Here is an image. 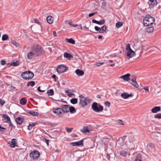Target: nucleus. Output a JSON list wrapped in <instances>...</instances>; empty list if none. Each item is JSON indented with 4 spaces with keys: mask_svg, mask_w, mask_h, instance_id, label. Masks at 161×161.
Instances as JSON below:
<instances>
[{
    "mask_svg": "<svg viewBox=\"0 0 161 161\" xmlns=\"http://www.w3.org/2000/svg\"><path fill=\"white\" fill-rule=\"evenodd\" d=\"M31 51L35 53V56L42 54L43 53V48L39 45H34L31 48Z\"/></svg>",
    "mask_w": 161,
    "mask_h": 161,
    "instance_id": "obj_1",
    "label": "nucleus"
},
{
    "mask_svg": "<svg viewBox=\"0 0 161 161\" xmlns=\"http://www.w3.org/2000/svg\"><path fill=\"white\" fill-rule=\"evenodd\" d=\"M155 21L154 18L150 15H147L144 18L143 23L146 26H149L150 25L153 24Z\"/></svg>",
    "mask_w": 161,
    "mask_h": 161,
    "instance_id": "obj_2",
    "label": "nucleus"
},
{
    "mask_svg": "<svg viewBox=\"0 0 161 161\" xmlns=\"http://www.w3.org/2000/svg\"><path fill=\"white\" fill-rule=\"evenodd\" d=\"M34 73L30 71H25L21 75V77L25 80L31 79L34 77Z\"/></svg>",
    "mask_w": 161,
    "mask_h": 161,
    "instance_id": "obj_3",
    "label": "nucleus"
},
{
    "mask_svg": "<svg viewBox=\"0 0 161 161\" xmlns=\"http://www.w3.org/2000/svg\"><path fill=\"white\" fill-rule=\"evenodd\" d=\"M93 110L96 112H102L103 110V107L100 104L96 102H94L92 106Z\"/></svg>",
    "mask_w": 161,
    "mask_h": 161,
    "instance_id": "obj_4",
    "label": "nucleus"
},
{
    "mask_svg": "<svg viewBox=\"0 0 161 161\" xmlns=\"http://www.w3.org/2000/svg\"><path fill=\"white\" fill-rule=\"evenodd\" d=\"M125 50H126L127 56L129 58L132 57L135 54L134 52L131 49L130 47V45L129 43L126 45Z\"/></svg>",
    "mask_w": 161,
    "mask_h": 161,
    "instance_id": "obj_5",
    "label": "nucleus"
},
{
    "mask_svg": "<svg viewBox=\"0 0 161 161\" xmlns=\"http://www.w3.org/2000/svg\"><path fill=\"white\" fill-rule=\"evenodd\" d=\"M30 156L31 159H36L40 157V153L38 151L35 150L30 153Z\"/></svg>",
    "mask_w": 161,
    "mask_h": 161,
    "instance_id": "obj_6",
    "label": "nucleus"
},
{
    "mask_svg": "<svg viewBox=\"0 0 161 161\" xmlns=\"http://www.w3.org/2000/svg\"><path fill=\"white\" fill-rule=\"evenodd\" d=\"M68 69V68L64 65H59L57 68V72L60 74L65 72Z\"/></svg>",
    "mask_w": 161,
    "mask_h": 161,
    "instance_id": "obj_7",
    "label": "nucleus"
},
{
    "mask_svg": "<svg viewBox=\"0 0 161 161\" xmlns=\"http://www.w3.org/2000/svg\"><path fill=\"white\" fill-rule=\"evenodd\" d=\"M90 100L87 97H86L84 99H80L79 104L82 107H84L85 106H86L90 102Z\"/></svg>",
    "mask_w": 161,
    "mask_h": 161,
    "instance_id": "obj_8",
    "label": "nucleus"
},
{
    "mask_svg": "<svg viewBox=\"0 0 161 161\" xmlns=\"http://www.w3.org/2000/svg\"><path fill=\"white\" fill-rule=\"evenodd\" d=\"M8 143L11 147L14 148L15 147H18L17 145V140L16 139H13L11 141L8 142Z\"/></svg>",
    "mask_w": 161,
    "mask_h": 161,
    "instance_id": "obj_9",
    "label": "nucleus"
},
{
    "mask_svg": "<svg viewBox=\"0 0 161 161\" xmlns=\"http://www.w3.org/2000/svg\"><path fill=\"white\" fill-rule=\"evenodd\" d=\"M52 110L53 111L54 114H57L59 116H62L61 114H62V111L60 108H59L58 107L53 108V109Z\"/></svg>",
    "mask_w": 161,
    "mask_h": 161,
    "instance_id": "obj_10",
    "label": "nucleus"
},
{
    "mask_svg": "<svg viewBox=\"0 0 161 161\" xmlns=\"http://www.w3.org/2000/svg\"><path fill=\"white\" fill-rule=\"evenodd\" d=\"M83 140L82 139L78 142H70L69 144L73 146H83Z\"/></svg>",
    "mask_w": 161,
    "mask_h": 161,
    "instance_id": "obj_11",
    "label": "nucleus"
},
{
    "mask_svg": "<svg viewBox=\"0 0 161 161\" xmlns=\"http://www.w3.org/2000/svg\"><path fill=\"white\" fill-rule=\"evenodd\" d=\"M61 110L64 113H68L69 112V106L68 105H64L60 106Z\"/></svg>",
    "mask_w": 161,
    "mask_h": 161,
    "instance_id": "obj_12",
    "label": "nucleus"
},
{
    "mask_svg": "<svg viewBox=\"0 0 161 161\" xmlns=\"http://www.w3.org/2000/svg\"><path fill=\"white\" fill-rule=\"evenodd\" d=\"M131 82H130L132 85L136 88H138L139 85L137 84L136 81V77L133 76L132 78L130 80Z\"/></svg>",
    "mask_w": 161,
    "mask_h": 161,
    "instance_id": "obj_13",
    "label": "nucleus"
},
{
    "mask_svg": "<svg viewBox=\"0 0 161 161\" xmlns=\"http://www.w3.org/2000/svg\"><path fill=\"white\" fill-rule=\"evenodd\" d=\"M130 74L129 73L127 74L120 77V78L123 79L124 81H128L130 80Z\"/></svg>",
    "mask_w": 161,
    "mask_h": 161,
    "instance_id": "obj_14",
    "label": "nucleus"
},
{
    "mask_svg": "<svg viewBox=\"0 0 161 161\" xmlns=\"http://www.w3.org/2000/svg\"><path fill=\"white\" fill-rule=\"evenodd\" d=\"M121 96L124 99H126L130 97H132V93L128 94L126 93L125 92L122 93L121 95Z\"/></svg>",
    "mask_w": 161,
    "mask_h": 161,
    "instance_id": "obj_15",
    "label": "nucleus"
},
{
    "mask_svg": "<svg viewBox=\"0 0 161 161\" xmlns=\"http://www.w3.org/2000/svg\"><path fill=\"white\" fill-rule=\"evenodd\" d=\"M120 154L123 156L125 157H126L127 156L129 157L130 155V154L128 153H127L126 151L125 150H122L120 152Z\"/></svg>",
    "mask_w": 161,
    "mask_h": 161,
    "instance_id": "obj_16",
    "label": "nucleus"
},
{
    "mask_svg": "<svg viewBox=\"0 0 161 161\" xmlns=\"http://www.w3.org/2000/svg\"><path fill=\"white\" fill-rule=\"evenodd\" d=\"M75 73L79 76H82L84 74V72L82 70L79 69L75 70Z\"/></svg>",
    "mask_w": 161,
    "mask_h": 161,
    "instance_id": "obj_17",
    "label": "nucleus"
},
{
    "mask_svg": "<svg viewBox=\"0 0 161 161\" xmlns=\"http://www.w3.org/2000/svg\"><path fill=\"white\" fill-rule=\"evenodd\" d=\"M24 119L23 118L20 117H18L16 119V121L18 124H21L24 121Z\"/></svg>",
    "mask_w": 161,
    "mask_h": 161,
    "instance_id": "obj_18",
    "label": "nucleus"
},
{
    "mask_svg": "<svg viewBox=\"0 0 161 161\" xmlns=\"http://www.w3.org/2000/svg\"><path fill=\"white\" fill-rule=\"evenodd\" d=\"M161 110V108L159 106H156L153 108L151 110L152 113H156Z\"/></svg>",
    "mask_w": 161,
    "mask_h": 161,
    "instance_id": "obj_19",
    "label": "nucleus"
},
{
    "mask_svg": "<svg viewBox=\"0 0 161 161\" xmlns=\"http://www.w3.org/2000/svg\"><path fill=\"white\" fill-rule=\"evenodd\" d=\"M150 7H153L156 6L157 3L156 0H149V2Z\"/></svg>",
    "mask_w": 161,
    "mask_h": 161,
    "instance_id": "obj_20",
    "label": "nucleus"
},
{
    "mask_svg": "<svg viewBox=\"0 0 161 161\" xmlns=\"http://www.w3.org/2000/svg\"><path fill=\"white\" fill-rule=\"evenodd\" d=\"M92 22L94 23H96L98 25H102L104 24L105 23V21L104 19H103L100 21H98L95 19H93L92 20Z\"/></svg>",
    "mask_w": 161,
    "mask_h": 161,
    "instance_id": "obj_21",
    "label": "nucleus"
},
{
    "mask_svg": "<svg viewBox=\"0 0 161 161\" xmlns=\"http://www.w3.org/2000/svg\"><path fill=\"white\" fill-rule=\"evenodd\" d=\"M35 56V53L31 51L29 52L27 54V58L29 59H31L33 57Z\"/></svg>",
    "mask_w": 161,
    "mask_h": 161,
    "instance_id": "obj_22",
    "label": "nucleus"
},
{
    "mask_svg": "<svg viewBox=\"0 0 161 161\" xmlns=\"http://www.w3.org/2000/svg\"><path fill=\"white\" fill-rule=\"evenodd\" d=\"M47 20L48 23L52 24L53 22V18L52 16H49L47 17Z\"/></svg>",
    "mask_w": 161,
    "mask_h": 161,
    "instance_id": "obj_23",
    "label": "nucleus"
},
{
    "mask_svg": "<svg viewBox=\"0 0 161 161\" xmlns=\"http://www.w3.org/2000/svg\"><path fill=\"white\" fill-rule=\"evenodd\" d=\"M64 56L65 58H67L69 60L73 58V57L72 55L67 53H64Z\"/></svg>",
    "mask_w": 161,
    "mask_h": 161,
    "instance_id": "obj_24",
    "label": "nucleus"
},
{
    "mask_svg": "<svg viewBox=\"0 0 161 161\" xmlns=\"http://www.w3.org/2000/svg\"><path fill=\"white\" fill-rule=\"evenodd\" d=\"M83 133L85 134L86 132H89L90 130L88 129V127L87 126H84L83 128L80 130Z\"/></svg>",
    "mask_w": 161,
    "mask_h": 161,
    "instance_id": "obj_25",
    "label": "nucleus"
},
{
    "mask_svg": "<svg viewBox=\"0 0 161 161\" xmlns=\"http://www.w3.org/2000/svg\"><path fill=\"white\" fill-rule=\"evenodd\" d=\"M8 64L10 66H16L19 65V63L18 61L16 62H13L10 63Z\"/></svg>",
    "mask_w": 161,
    "mask_h": 161,
    "instance_id": "obj_26",
    "label": "nucleus"
},
{
    "mask_svg": "<svg viewBox=\"0 0 161 161\" xmlns=\"http://www.w3.org/2000/svg\"><path fill=\"white\" fill-rule=\"evenodd\" d=\"M28 112L33 116H36L38 115V112L32 110H28Z\"/></svg>",
    "mask_w": 161,
    "mask_h": 161,
    "instance_id": "obj_27",
    "label": "nucleus"
},
{
    "mask_svg": "<svg viewBox=\"0 0 161 161\" xmlns=\"http://www.w3.org/2000/svg\"><path fill=\"white\" fill-rule=\"evenodd\" d=\"M3 116V117L4 118V119L6 120V122H8V121H10V118L7 114H4Z\"/></svg>",
    "mask_w": 161,
    "mask_h": 161,
    "instance_id": "obj_28",
    "label": "nucleus"
},
{
    "mask_svg": "<svg viewBox=\"0 0 161 161\" xmlns=\"http://www.w3.org/2000/svg\"><path fill=\"white\" fill-rule=\"evenodd\" d=\"M148 27H147L146 29L147 32L148 33L152 32L154 30V28L153 27H150L148 26Z\"/></svg>",
    "mask_w": 161,
    "mask_h": 161,
    "instance_id": "obj_29",
    "label": "nucleus"
},
{
    "mask_svg": "<svg viewBox=\"0 0 161 161\" xmlns=\"http://www.w3.org/2000/svg\"><path fill=\"white\" fill-rule=\"evenodd\" d=\"M69 112H70L71 113L73 114L76 112V110L75 108L73 106H71L69 107Z\"/></svg>",
    "mask_w": 161,
    "mask_h": 161,
    "instance_id": "obj_30",
    "label": "nucleus"
},
{
    "mask_svg": "<svg viewBox=\"0 0 161 161\" xmlns=\"http://www.w3.org/2000/svg\"><path fill=\"white\" fill-rule=\"evenodd\" d=\"M20 103L23 105H25L26 103V99L24 97L21 98L19 101Z\"/></svg>",
    "mask_w": 161,
    "mask_h": 161,
    "instance_id": "obj_31",
    "label": "nucleus"
},
{
    "mask_svg": "<svg viewBox=\"0 0 161 161\" xmlns=\"http://www.w3.org/2000/svg\"><path fill=\"white\" fill-rule=\"evenodd\" d=\"M47 93L48 96H53L54 95V92L53 89H49L47 90Z\"/></svg>",
    "mask_w": 161,
    "mask_h": 161,
    "instance_id": "obj_32",
    "label": "nucleus"
},
{
    "mask_svg": "<svg viewBox=\"0 0 161 161\" xmlns=\"http://www.w3.org/2000/svg\"><path fill=\"white\" fill-rule=\"evenodd\" d=\"M117 144L119 145L120 147L124 145V142L123 139H119L117 142Z\"/></svg>",
    "mask_w": 161,
    "mask_h": 161,
    "instance_id": "obj_33",
    "label": "nucleus"
},
{
    "mask_svg": "<svg viewBox=\"0 0 161 161\" xmlns=\"http://www.w3.org/2000/svg\"><path fill=\"white\" fill-rule=\"evenodd\" d=\"M66 41L68 42L73 44H75V41L72 38H71L69 39H66Z\"/></svg>",
    "mask_w": 161,
    "mask_h": 161,
    "instance_id": "obj_34",
    "label": "nucleus"
},
{
    "mask_svg": "<svg viewBox=\"0 0 161 161\" xmlns=\"http://www.w3.org/2000/svg\"><path fill=\"white\" fill-rule=\"evenodd\" d=\"M8 38V36L7 34H5L3 35L2 36V40L3 41L7 40Z\"/></svg>",
    "mask_w": 161,
    "mask_h": 161,
    "instance_id": "obj_35",
    "label": "nucleus"
},
{
    "mask_svg": "<svg viewBox=\"0 0 161 161\" xmlns=\"http://www.w3.org/2000/svg\"><path fill=\"white\" fill-rule=\"evenodd\" d=\"M78 100L76 98H74L70 100V102L73 104H75L77 103Z\"/></svg>",
    "mask_w": 161,
    "mask_h": 161,
    "instance_id": "obj_36",
    "label": "nucleus"
},
{
    "mask_svg": "<svg viewBox=\"0 0 161 161\" xmlns=\"http://www.w3.org/2000/svg\"><path fill=\"white\" fill-rule=\"evenodd\" d=\"M35 85V82L34 81H31L28 82L27 83V85L28 86H33Z\"/></svg>",
    "mask_w": 161,
    "mask_h": 161,
    "instance_id": "obj_37",
    "label": "nucleus"
},
{
    "mask_svg": "<svg viewBox=\"0 0 161 161\" xmlns=\"http://www.w3.org/2000/svg\"><path fill=\"white\" fill-rule=\"evenodd\" d=\"M135 161H142L141 156L140 154H138L136 158Z\"/></svg>",
    "mask_w": 161,
    "mask_h": 161,
    "instance_id": "obj_38",
    "label": "nucleus"
},
{
    "mask_svg": "<svg viewBox=\"0 0 161 161\" xmlns=\"http://www.w3.org/2000/svg\"><path fill=\"white\" fill-rule=\"evenodd\" d=\"M122 25L123 23L122 22H118L116 23V26L117 28H119Z\"/></svg>",
    "mask_w": 161,
    "mask_h": 161,
    "instance_id": "obj_39",
    "label": "nucleus"
},
{
    "mask_svg": "<svg viewBox=\"0 0 161 161\" xmlns=\"http://www.w3.org/2000/svg\"><path fill=\"white\" fill-rule=\"evenodd\" d=\"M12 43L17 47H19V44L18 43L14 41H12Z\"/></svg>",
    "mask_w": 161,
    "mask_h": 161,
    "instance_id": "obj_40",
    "label": "nucleus"
},
{
    "mask_svg": "<svg viewBox=\"0 0 161 161\" xmlns=\"http://www.w3.org/2000/svg\"><path fill=\"white\" fill-rule=\"evenodd\" d=\"M65 129L66 130H67V132L68 133H70L72 131V130H73V128H69L67 127H66L65 128Z\"/></svg>",
    "mask_w": 161,
    "mask_h": 161,
    "instance_id": "obj_41",
    "label": "nucleus"
},
{
    "mask_svg": "<svg viewBox=\"0 0 161 161\" xmlns=\"http://www.w3.org/2000/svg\"><path fill=\"white\" fill-rule=\"evenodd\" d=\"M65 93L68 94V96L69 97H71L72 96L75 95V94L74 93L71 92H69L68 90H66L65 92Z\"/></svg>",
    "mask_w": 161,
    "mask_h": 161,
    "instance_id": "obj_42",
    "label": "nucleus"
},
{
    "mask_svg": "<svg viewBox=\"0 0 161 161\" xmlns=\"http://www.w3.org/2000/svg\"><path fill=\"white\" fill-rule=\"evenodd\" d=\"M154 117L156 118L161 119V114H156L154 115Z\"/></svg>",
    "mask_w": 161,
    "mask_h": 161,
    "instance_id": "obj_43",
    "label": "nucleus"
},
{
    "mask_svg": "<svg viewBox=\"0 0 161 161\" xmlns=\"http://www.w3.org/2000/svg\"><path fill=\"white\" fill-rule=\"evenodd\" d=\"M105 105L107 107H109L110 106V103L108 101H105L104 103Z\"/></svg>",
    "mask_w": 161,
    "mask_h": 161,
    "instance_id": "obj_44",
    "label": "nucleus"
},
{
    "mask_svg": "<svg viewBox=\"0 0 161 161\" xmlns=\"http://www.w3.org/2000/svg\"><path fill=\"white\" fill-rule=\"evenodd\" d=\"M107 29L106 26L105 25H103L101 28V29L102 30H103V31L105 32L106 31V30Z\"/></svg>",
    "mask_w": 161,
    "mask_h": 161,
    "instance_id": "obj_45",
    "label": "nucleus"
},
{
    "mask_svg": "<svg viewBox=\"0 0 161 161\" xmlns=\"http://www.w3.org/2000/svg\"><path fill=\"white\" fill-rule=\"evenodd\" d=\"M104 62H99V63H96L95 64V65H96L97 66H99L103 64H104Z\"/></svg>",
    "mask_w": 161,
    "mask_h": 161,
    "instance_id": "obj_46",
    "label": "nucleus"
},
{
    "mask_svg": "<svg viewBox=\"0 0 161 161\" xmlns=\"http://www.w3.org/2000/svg\"><path fill=\"white\" fill-rule=\"evenodd\" d=\"M5 103V102L4 100L0 99V104H1L2 105H3Z\"/></svg>",
    "mask_w": 161,
    "mask_h": 161,
    "instance_id": "obj_47",
    "label": "nucleus"
},
{
    "mask_svg": "<svg viewBox=\"0 0 161 161\" xmlns=\"http://www.w3.org/2000/svg\"><path fill=\"white\" fill-rule=\"evenodd\" d=\"M35 23L38 24H39L40 25H41L42 24V23L40 22H39V21L37 19H35Z\"/></svg>",
    "mask_w": 161,
    "mask_h": 161,
    "instance_id": "obj_48",
    "label": "nucleus"
},
{
    "mask_svg": "<svg viewBox=\"0 0 161 161\" xmlns=\"http://www.w3.org/2000/svg\"><path fill=\"white\" fill-rule=\"evenodd\" d=\"M118 123L120 125H124V123H123V122L122 120H118Z\"/></svg>",
    "mask_w": 161,
    "mask_h": 161,
    "instance_id": "obj_49",
    "label": "nucleus"
},
{
    "mask_svg": "<svg viewBox=\"0 0 161 161\" xmlns=\"http://www.w3.org/2000/svg\"><path fill=\"white\" fill-rule=\"evenodd\" d=\"M1 64L3 65L6 64V62L5 60H2L1 61Z\"/></svg>",
    "mask_w": 161,
    "mask_h": 161,
    "instance_id": "obj_50",
    "label": "nucleus"
},
{
    "mask_svg": "<svg viewBox=\"0 0 161 161\" xmlns=\"http://www.w3.org/2000/svg\"><path fill=\"white\" fill-rule=\"evenodd\" d=\"M43 140L45 141V142L46 143L47 146L49 145V140H47L45 138H44L43 139Z\"/></svg>",
    "mask_w": 161,
    "mask_h": 161,
    "instance_id": "obj_51",
    "label": "nucleus"
},
{
    "mask_svg": "<svg viewBox=\"0 0 161 161\" xmlns=\"http://www.w3.org/2000/svg\"><path fill=\"white\" fill-rule=\"evenodd\" d=\"M97 13V12H95V13H90L89 14V15H88L89 17H91L93 16V15H95V14H96Z\"/></svg>",
    "mask_w": 161,
    "mask_h": 161,
    "instance_id": "obj_52",
    "label": "nucleus"
},
{
    "mask_svg": "<svg viewBox=\"0 0 161 161\" xmlns=\"http://www.w3.org/2000/svg\"><path fill=\"white\" fill-rule=\"evenodd\" d=\"M94 28L96 31H98L100 29V27H98L97 26H96Z\"/></svg>",
    "mask_w": 161,
    "mask_h": 161,
    "instance_id": "obj_53",
    "label": "nucleus"
},
{
    "mask_svg": "<svg viewBox=\"0 0 161 161\" xmlns=\"http://www.w3.org/2000/svg\"><path fill=\"white\" fill-rule=\"evenodd\" d=\"M144 90H146L147 92H149V89H148V86H146L144 87Z\"/></svg>",
    "mask_w": 161,
    "mask_h": 161,
    "instance_id": "obj_54",
    "label": "nucleus"
},
{
    "mask_svg": "<svg viewBox=\"0 0 161 161\" xmlns=\"http://www.w3.org/2000/svg\"><path fill=\"white\" fill-rule=\"evenodd\" d=\"M40 86H39L37 88V91L39 92H44V91H42V90L40 89Z\"/></svg>",
    "mask_w": 161,
    "mask_h": 161,
    "instance_id": "obj_55",
    "label": "nucleus"
},
{
    "mask_svg": "<svg viewBox=\"0 0 161 161\" xmlns=\"http://www.w3.org/2000/svg\"><path fill=\"white\" fill-rule=\"evenodd\" d=\"M56 75L55 74L53 75H52V78L54 79V80L55 81H56Z\"/></svg>",
    "mask_w": 161,
    "mask_h": 161,
    "instance_id": "obj_56",
    "label": "nucleus"
},
{
    "mask_svg": "<svg viewBox=\"0 0 161 161\" xmlns=\"http://www.w3.org/2000/svg\"><path fill=\"white\" fill-rule=\"evenodd\" d=\"M6 128L4 127H2L1 125H0V131H3V130H5Z\"/></svg>",
    "mask_w": 161,
    "mask_h": 161,
    "instance_id": "obj_57",
    "label": "nucleus"
},
{
    "mask_svg": "<svg viewBox=\"0 0 161 161\" xmlns=\"http://www.w3.org/2000/svg\"><path fill=\"white\" fill-rule=\"evenodd\" d=\"M99 31V33H104V32L103 31V30H102L101 29Z\"/></svg>",
    "mask_w": 161,
    "mask_h": 161,
    "instance_id": "obj_58",
    "label": "nucleus"
},
{
    "mask_svg": "<svg viewBox=\"0 0 161 161\" xmlns=\"http://www.w3.org/2000/svg\"><path fill=\"white\" fill-rule=\"evenodd\" d=\"M36 123H31V124H30L29 125H31V126H32V127L34 126L35 125V124Z\"/></svg>",
    "mask_w": 161,
    "mask_h": 161,
    "instance_id": "obj_59",
    "label": "nucleus"
},
{
    "mask_svg": "<svg viewBox=\"0 0 161 161\" xmlns=\"http://www.w3.org/2000/svg\"><path fill=\"white\" fill-rule=\"evenodd\" d=\"M33 127L32 126H31L30 125L28 126V129L29 130H31L32 129V128Z\"/></svg>",
    "mask_w": 161,
    "mask_h": 161,
    "instance_id": "obj_60",
    "label": "nucleus"
},
{
    "mask_svg": "<svg viewBox=\"0 0 161 161\" xmlns=\"http://www.w3.org/2000/svg\"><path fill=\"white\" fill-rule=\"evenodd\" d=\"M106 158H107L108 159V160H109V159H110V156L108 154H107L106 156Z\"/></svg>",
    "mask_w": 161,
    "mask_h": 161,
    "instance_id": "obj_61",
    "label": "nucleus"
},
{
    "mask_svg": "<svg viewBox=\"0 0 161 161\" xmlns=\"http://www.w3.org/2000/svg\"><path fill=\"white\" fill-rule=\"evenodd\" d=\"M149 147H153V148H154V145L153 144H151L149 145Z\"/></svg>",
    "mask_w": 161,
    "mask_h": 161,
    "instance_id": "obj_62",
    "label": "nucleus"
},
{
    "mask_svg": "<svg viewBox=\"0 0 161 161\" xmlns=\"http://www.w3.org/2000/svg\"><path fill=\"white\" fill-rule=\"evenodd\" d=\"M72 136L74 137H77L78 136L76 134H72Z\"/></svg>",
    "mask_w": 161,
    "mask_h": 161,
    "instance_id": "obj_63",
    "label": "nucleus"
},
{
    "mask_svg": "<svg viewBox=\"0 0 161 161\" xmlns=\"http://www.w3.org/2000/svg\"><path fill=\"white\" fill-rule=\"evenodd\" d=\"M53 35H54V36H57V34H56V32L55 31H54L53 32Z\"/></svg>",
    "mask_w": 161,
    "mask_h": 161,
    "instance_id": "obj_64",
    "label": "nucleus"
}]
</instances>
